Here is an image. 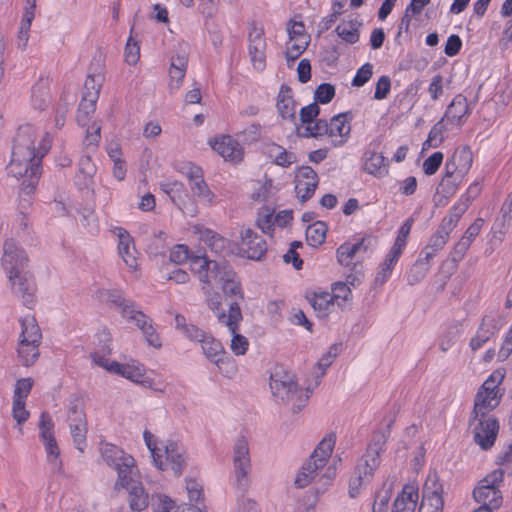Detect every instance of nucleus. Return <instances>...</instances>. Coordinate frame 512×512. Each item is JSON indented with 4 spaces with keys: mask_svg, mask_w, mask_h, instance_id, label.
Returning <instances> with one entry per match:
<instances>
[{
    "mask_svg": "<svg viewBox=\"0 0 512 512\" xmlns=\"http://www.w3.org/2000/svg\"><path fill=\"white\" fill-rule=\"evenodd\" d=\"M49 151V144L35 147L13 146L8 174L13 177H26L23 193L29 195L36 189L42 172V159Z\"/></svg>",
    "mask_w": 512,
    "mask_h": 512,
    "instance_id": "f257e3e1",
    "label": "nucleus"
},
{
    "mask_svg": "<svg viewBox=\"0 0 512 512\" xmlns=\"http://www.w3.org/2000/svg\"><path fill=\"white\" fill-rule=\"evenodd\" d=\"M270 388L275 398L284 404L291 405L293 413L300 412L309 399L308 390L300 388L294 376L282 369H275L271 374Z\"/></svg>",
    "mask_w": 512,
    "mask_h": 512,
    "instance_id": "f03ea898",
    "label": "nucleus"
},
{
    "mask_svg": "<svg viewBox=\"0 0 512 512\" xmlns=\"http://www.w3.org/2000/svg\"><path fill=\"white\" fill-rule=\"evenodd\" d=\"M232 479L233 487L240 495H244L251 484L252 463L247 439L238 437L232 449Z\"/></svg>",
    "mask_w": 512,
    "mask_h": 512,
    "instance_id": "7ed1b4c3",
    "label": "nucleus"
},
{
    "mask_svg": "<svg viewBox=\"0 0 512 512\" xmlns=\"http://www.w3.org/2000/svg\"><path fill=\"white\" fill-rule=\"evenodd\" d=\"M143 436L146 445L151 452L155 465L161 470H164L170 466L175 475L180 476L186 465L185 451L182 445L174 441L167 442V444L164 446V453L166 458V462L164 463L162 461V455L159 453L161 452V449L157 447L154 435L151 432L145 430Z\"/></svg>",
    "mask_w": 512,
    "mask_h": 512,
    "instance_id": "20e7f679",
    "label": "nucleus"
},
{
    "mask_svg": "<svg viewBox=\"0 0 512 512\" xmlns=\"http://www.w3.org/2000/svg\"><path fill=\"white\" fill-rule=\"evenodd\" d=\"M380 465V452L376 446H369L367 452L359 459L349 480V495L355 498L362 486L368 484L374 471Z\"/></svg>",
    "mask_w": 512,
    "mask_h": 512,
    "instance_id": "39448f33",
    "label": "nucleus"
},
{
    "mask_svg": "<svg viewBox=\"0 0 512 512\" xmlns=\"http://www.w3.org/2000/svg\"><path fill=\"white\" fill-rule=\"evenodd\" d=\"M504 480V472L496 469L479 481L473 491V497L481 506H488L490 509H497L502 504L500 486Z\"/></svg>",
    "mask_w": 512,
    "mask_h": 512,
    "instance_id": "423d86ee",
    "label": "nucleus"
},
{
    "mask_svg": "<svg viewBox=\"0 0 512 512\" xmlns=\"http://www.w3.org/2000/svg\"><path fill=\"white\" fill-rule=\"evenodd\" d=\"M242 319L243 316L240 305L236 302L229 304L228 314H218V321L228 327L230 333L233 335L230 348L236 355H244L249 347L247 338L238 333L239 323Z\"/></svg>",
    "mask_w": 512,
    "mask_h": 512,
    "instance_id": "0eeeda50",
    "label": "nucleus"
},
{
    "mask_svg": "<svg viewBox=\"0 0 512 512\" xmlns=\"http://www.w3.org/2000/svg\"><path fill=\"white\" fill-rule=\"evenodd\" d=\"M68 422L75 447L83 452L86 447L87 423L83 405L78 399L70 401Z\"/></svg>",
    "mask_w": 512,
    "mask_h": 512,
    "instance_id": "6e6552de",
    "label": "nucleus"
},
{
    "mask_svg": "<svg viewBox=\"0 0 512 512\" xmlns=\"http://www.w3.org/2000/svg\"><path fill=\"white\" fill-rule=\"evenodd\" d=\"M101 453L104 461L117 470L118 480L125 479L126 475L133 474L135 471L134 458L119 447L107 443L103 445Z\"/></svg>",
    "mask_w": 512,
    "mask_h": 512,
    "instance_id": "1a4fd4ad",
    "label": "nucleus"
},
{
    "mask_svg": "<svg viewBox=\"0 0 512 512\" xmlns=\"http://www.w3.org/2000/svg\"><path fill=\"white\" fill-rule=\"evenodd\" d=\"M118 484L127 490L129 507L132 511L140 512L148 507L149 495L142 483L138 481L136 471L126 475L125 479H119Z\"/></svg>",
    "mask_w": 512,
    "mask_h": 512,
    "instance_id": "9d476101",
    "label": "nucleus"
},
{
    "mask_svg": "<svg viewBox=\"0 0 512 512\" xmlns=\"http://www.w3.org/2000/svg\"><path fill=\"white\" fill-rule=\"evenodd\" d=\"M1 262L3 269L8 273V278H12L15 272L24 270L28 257L25 251L13 239H8L3 245Z\"/></svg>",
    "mask_w": 512,
    "mask_h": 512,
    "instance_id": "9b49d317",
    "label": "nucleus"
},
{
    "mask_svg": "<svg viewBox=\"0 0 512 512\" xmlns=\"http://www.w3.org/2000/svg\"><path fill=\"white\" fill-rule=\"evenodd\" d=\"M54 424L47 412H42L39 421L40 437L42 438L47 453V459L55 467L60 468L61 461L58 459L60 450L53 432Z\"/></svg>",
    "mask_w": 512,
    "mask_h": 512,
    "instance_id": "f8f14e48",
    "label": "nucleus"
},
{
    "mask_svg": "<svg viewBox=\"0 0 512 512\" xmlns=\"http://www.w3.org/2000/svg\"><path fill=\"white\" fill-rule=\"evenodd\" d=\"M473 163V153L469 146L457 148L445 164L446 176L459 178V181L469 172Z\"/></svg>",
    "mask_w": 512,
    "mask_h": 512,
    "instance_id": "ddd939ff",
    "label": "nucleus"
},
{
    "mask_svg": "<svg viewBox=\"0 0 512 512\" xmlns=\"http://www.w3.org/2000/svg\"><path fill=\"white\" fill-rule=\"evenodd\" d=\"M240 252L251 260H261L267 252V244L261 235L250 228L241 231Z\"/></svg>",
    "mask_w": 512,
    "mask_h": 512,
    "instance_id": "4468645a",
    "label": "nucleus"
},
{
    "mask_svg": "<svg viewBox=\"0 0 512 512\" xmlns=\"http://www.w3.org/2000/svg\"><path fill=\"white\" fill-rule=\"evenodd\" d=\"M12 290L29 308L35 303L36 285L33 276L29 272H15L14 277L9 278Z\"/></svg>",
    "mask_w": 512,
    "mask_h": 512,
    "instance_id": "2eb2a0df",
    "label": "nucleus"
},
{
    "mask_svg": "<svg viewBox=\"0 0 512 512\" xmlns=\"http://www.w3.org/2000/svg\"><path fill=\"white\" fill-rule=\"evenodd\" d=\"M295 183L297 197L304 203L314 195L319 183V178L317 173L310 166H302L298 168L296 172Z\"/></svg>",
    "mask_w": 512,
    "mask_h": 512,
    "instance_id": "dca6fc26",
    "label": "nucleus"
},
{
    "mask_svg": "<svg viewBox=\"0 0 512 512\" xmlns=\"http://www.w3.org/2000/svg\"><path fill=\"white\" fill-rule=\"evenodd\" d=\"M249 55L255 69L261 71L266 65V39L264 30L253 25L249 32Z\"/></svg>",
    "mask_w": 512,
    "mask_h": 512,
    "instance_id": "f3484780",
    "label": "nucleus"
},
{
    "mask_svg": "<svg viewBox=\"0 0 512 512\" xmlns=\"http://www.w3.org/2000/svg\"><path fill=\"white\" fill-rule=\"evenodd\" d=\"M499 423L496 418L480 417L478 424L474 427V441L484 450L490 449L497 438Z\"/></svg>",
    "mask_w": 512,
    "mask_h": 512,
    "instance_id": "a211bd4d",
    "label": "nucleus"
},
{
    "mask_svg": "<svg viewBox=\"0 0 512 512\" xmlns=\"http://www.w3.org/2000/svg\"><path fill=\"white\" fill-rule=\"evenodd\" d=\"M160 189L174 203L178 209L185 215L195 217L198 214V208L194 203L180 202V196L185 192V186L177 180H166L160 183Z\"/></svg>",
    "mask_w": 512,
    "mask_h": 512,
    "instance_id": "6ab92c4d",
    "label": "nucleus"
},
{
    "mask_svg": "<svg viewBox=\"0 0 512 512\" xmlns=\"http://www.w3.org/2000/svg\"><path fill=\"white\" fill-rule=\"evenodd\" d=\"M470 114L467 98L462 94H457L448 105L443 118L451 125L461 127L467 116Z\"/></svg>",
    "mask_w": 512,
    "mask_h": 512,
    "instance_id": "aec40b11",
    "label": "nucleus"
},
{
    "mask_svg": "<svg viewBox=\"0 0 512 512\" xmlns=\"http://www.w3.org/2000/svg\"><path fill=\"white\" fill-rule=\"evenodd\" d=\"M500 328L501 325L495 317L490 315L484 316L477 329L476 335L470 340L469 345L471 349L473 351L480 349L500 330Z\"/></svg>",
    "mask_w": 512,
    "mask_h": 512,
    "instance_id": "412c9836",
    "label": "nucleus"
},
{
    "mask_svg": "<svg viewBox=\"0 0 512 512\" xmlns=\"http://www.w3.org/2000/svg\"><path fill=\"white\" fill-rule=\"evenodd\" d=\"M483 388L485 389V395L481 392L477 393L471 420H477L478 417L484 418L489 411L498 405L497 393L493 387L489 386V380L485 381Z\"/></svg>",
    "mask_w": 512,
    "mask_h": 512,
    "instance_id": "4be33fe9",
    "label": "nucleus"
},
{
    "mask_svg": "<svg viewBox=\"0 0 512 512\" xmlns=\"http://www.w3.org/2000/svg\"><path fill=\"white\" fill-rule=\"evenodd\" d=\"M441 492L442 488L440 485L433 482V489H431L427 481L424 486L423 497L418 512H442L443 499Z\"/></svg>",
    "mask_w": 512,
    "mask_h": 512,
    "instance_id": "5701e85b",
    "label": "nucleus"
},
{
    "mask_svg": "<svg viewBox=\"0 0 512 512\" xmlns=\"http://www.w3.org/2000/svg\"><path fill=\"white\" fill-rule=\"evenodd\" d=\"M219 285L221 286L224 296L232 300L231 303L236 302L239 304L238 300H244L240 280L231 267L227 269L226 272H223L222 280Z\"/></svg>",
    "mask_w": 512,
    "mask_h": 512,
    "instance_id": "b1692460",
    "label": "nucleus"
},
{
    "mask_svg": "<svg viewBox=\"0 0 512 512\" xmlns=\"http://www.w3.org/2000/svg\"><path fill=\"white\" fill-rule=\"evenodd\" d=\"M276 107L280 116L296 123V102L293 99L292 90L287 85H282L277 97Z\"/></svg>",
    "mask_w": 512,
    "mask_h": 512,
    "instance_id": "393cba45",
    "label": "nucleus"
},
{
    "mask_svg": "<svg viewBox=\"0 0 512 512\" xmlns=\"http://www.w3.org/2000/svg\"><path fill=\"white\" fill-rule=\"evenodd\" d=\"M212 148L225 160L237 162L242 159L243 149L231 136H222L216 139Z\"/></svg>",
    "mask_w": 512,
    "mask_h": 512,
    "instance_id": "a878e982",
    "label": "nucleus"
},
{
    "mask_svg": "<svg viewBox=\"0 0 512 512\" xmlns=\"http://www.w3.org/2000/svg\"><path fill=\"white\" fill-rule=\"evenodd\" d=\"M418 488L407 484L396 497L392 512H415L418 502Z\"/></svg>",
    "mask_w": 512,
    "mask_h": 512,
    "instance_id": "bb28decb",
    "label": "nucleus"
},
{
    "mask_svg": "<svg viewBox=\"0 0 512 512\" xmlns=\"http://www.w3.org/2000/svg\"><path fill=\"white\" fill-rule=\"evenodd\" d=\"M118 238L119 255L130 269L135 270L137 268V250L133 238L122 228L119 229Z\"/></svg>",
    "mask_w": 512,
    "mask_h": 512,
    "instance_id": "cd10ccee",
    "label": "nucleus"
},
{
    "mask_svg": "<svg viewBox=\"0 0 512 512\" xmlns=\"http://www.w3.org/2000/svg\"><path fill=\"white\" fill-rule=\"evenodd\" d=\"M367 240L368 239L366 237H362L355 243L346 242L340 245L336 251L337 261L339 264L345 267H349L351 264H353L354 262L352 261L357 253L361 251L365 253L367 251Z\"/></svg>",
    "mask_w": 512,
    "mask_h": 512,
    "instance_id": "c85d7f7f",
    "label": "nucleus"
},
{
    "mask_svg": "<svg viewBox=\"0 0 512 512\" xmlns=\"http://www.w3.org/2000/svg\"><path fill=\"white\" fill-rule=\"evenodd\" d=\"M200 240L207 245L212 252L218 255H226L229 251V241L217 232L208 228H197Z\"/></svg>",
    "mask_w": 512,
    "mask_h": 512,
    "instance_id": "c756f323",
    "label": "nucleus"
},
{
    "mask_svg": "<svg viewBox=\"0 0 512 512\" xmlns=\"http://www.w3.org/2000/svg\"><path fill=\"white\" fill-rule=\"evenodd\" d=\"M199 343L201 344L203 353L207 359L218 366L221 362H223V358L225 357L226 352L220 341L207 333L203 338H201Z\"/></svg>",
    "mask_w": 512,
    "mask_h": 512,
    "instance_id": "7c9ffc66",
    "label": "nucleus"
},
{
    "mask_svg": "<svg viewBox=\"0 0 512 512\" xmlns=\"http://www.w3.org/2000/svg\"><path fill=\"white\" fill-rule=\"evenodd\" d=\"M227 269H230V266L226 263H218L210 260L204 271L200 272L198 279L202 283V286L212 287L213 283L219 284L221 282L223 272H226Z\"/></svg>",
    "mask_w": 512,
    "mask_h": 512,
    "instance_id": "2f4dec72",
    "label": "nucleus"
},
{
    "mask_svg": "<svg viewBox=\"0 0 512 512\" xmlns=\"http://www.w3.org/2000/svg\"><path fill=\"white\" fill-rule=\"evenodd\" d=\"M98 298L100 301L117 308L122 316L124 310H130L134 305V302L125 299L121 291L117 289H101L98 291Z\"/></svg>",
    "mask_w": 512,
    "mask_h": 512,
    "instance_id": "473e14b6",
    "label": "nucleus"
},
{
    "mask_svg": "<svg viewBox=\"0 0 512 512\" xmlns=\"http://www.w3.org/2000/svg\"><path fill=\"white\" fill-rule=\"evenodd\" d=\"M21 335L20 341L29 342L31 344H39L42 334L34 317L27 316L21 319Z\"/></svg>",
    "mask_w": 512,
    "mask_h": 512,
    "instance_id": "72a5a7b5",
    "label": "nucleus"
},
{
    "mask_svg": "<svg viewBox=\"0 0 512 512\" xmlns=\"http://www.w3.org/2000/svg\"><path fill=\"white\" fill-rule=\"evenodd\" d=\"M97 171L96 165L92 162L90 156L81 157L79 161L78 174L76 175V184L80 188H87L92 182L93 176Z\"/></svg>",
    "mask_w": 512,
    "mask_h": 512,
    "instance_id": "f704fd0d",
    "label": "nucleus"
},
{
    "mask_svg": "<svg viewBox=\"0 0 512 512\" xmlns=\"http://www.w3.org/2000/svg\"><path fill=\"white\" fill-rule=\"evenodd\" d=\"M335 445V436L330 434L324 437L317 445L309 459L315 461L318 466L324 467L330 458Z\"/></svg>",
    "mask_w": 512,
    "mask_h": 512,
    "instance_id": "c9c22d12",
    "label": "nucleus"
},
{
    "mask_svg": "<svg viewBox=\"0 0 512 512\" xmlns=\"http://www.w3.org/2000/svg\"><path fill=\"white\" fill-rule=\"evenodd\" d=\"M192 195L201 203L212 206L216 203V195L204 180V176L189 185Z\"/></svg>",
    "mask_w": 512,
    "mask_h": 512,
    "instance_id": "e433bc0d",
    "label": "nucleus"
},
{
    "mask_svg": "<svg viewBox=\"0 0 512 512\" xmlns=\"http://www.w3.org/2000/svg\"><path fill=\"white\" fill-rule=\"evenodd\" d=\"M97 100L98 98L95 92L87 96L82 95L76 116L79 125L86 126L88 124L89 116L95 112Z\"/></svg>",
    "mask_w": 512,
    "mask_h": 512,
    "instance_id": "4c0bfd02",
    "label": "nucleus"
},
{
    "mask_svg": "<svg viewBox=\"0 0 512 512\" xmlns=\"http://www.w3.org/2000/svg\"><path fill=\"white\" fill-rule=\"evenodd\" d=\"M364 169L369 174L383 176L388 173V161L381 153L372 152L365 160Z\"/></svg>",
    "mask_w": 512,
    "mask_h": 512,
    "instance_id": "58836bf2",
    "label": "nucleus"
},
{
    "mask_svg": "<svg viewBox=\"0 0 512 512\" xmlns=\"http://www.w3.org/2000/svg\"><path fill=\"white\" fill-rule=\"evenodd\" d=\"M323 467L322 466H318V464L311 460V459H308L301 467V469L299 470L296 478H295V481H294V484L297 488H304L306 486H308L311 481L314 479L317 471L319 469H322Z\"/></svg>",
    "mask_w": 512,
    "mask_h": 512,
    "instance_id": "ea45409f",
    "label": "nucleus"
},
{
    "mask_svg": "<svg viewBox=\"0 0 512 512\" xmlns=\"http://www.w3.org/2000/svg\"><path fill=\"white\" fill-rule=\"evenodd\" d=\"M308 300L317 316L322 318L328 315L329 309L333 305L334 299L330 293L320 292L314 293L312 297L308 298Z\"/></svg>",
    "mask_w": 512,
    "mask_h": 512,
    "instance_id": "a19ab883",
    "label": "nucleus"
},
{
    "mask_svg": "<svg viewBox=\"0 0 512 512\" xmlns=\"http://www.w3.org/2000/svg\"><path fill=\"white\" fill-rule=\"evenodd\" d=\"M400 256L401 255L398 254L397 252H393L391 250L389 251L385 260L381 264L379 271L376 274V277H375L376 285H382L387 281V279L390 277V275L392 273V270H393L395 264L399 260Z\"/></svg>",
    "mask_w": 512,
    "mask_h": 512,
    "instance_id": "79ce46f5",
    "label": "nucleus"
},
{
    "mask_svg": "<svg viewBox=\"0 0 512 512\" xmlns=\"http://www.w3.org/2000/svg\"><path fill=\"white\" fill-rule=\"evenodd\" d=\"M327 225L322 221H316L306 230V240L309 245L317 247L324 243L327 233Z\"/></svg>",
    "mask_w": 512,
    "mask_h": 512,
    "instance_id": "37998d69",
    "label": "nucleus"
},
{
    "mask_svg": "<svg viewBox=\"0 0 512 512\" xmlns=\"http://www.w3.org/2000/svg\"><path fill=\"white\" fill-rule=\"evenodd\" d=\"M36 130L32 125L26 124L18 128L13 140V146L35 147Z\"/></svg>",
    "mask_w": 512,
    "mask_h": 512,
    "instance_id": "c03bdc74",
    "label": "nucleus"
},
{
    "mask_svg": "<svg viewBox=\"0 0 512 512\" xmlns=\"http://www.w3.org/2000/svg\"><path fill=\"white\" fill-rule=\"evenodd\" d=\"M18 356L23 365H33L39 356V344L19 341Z\"/></svg>",
    "mask_w": 512,
    "mask_h": 512,
    "instance_id": "a18cd8bd",
    "label": "nucleus"
},
{
    "mask_svg": "<svg viewBox=\"0 0 512 512\" xmlns=\"http://www.w3.org/2000/svg\"><path fill=\"white\" fill-rule=\"evenodd\" d=\"M347 113L334 116L328 123L327 135L330 137H346L350 133V126L346 125Z\"/></svg>",
    "mask_w": 512,
    "mask_h": 512,
    "instance_id": "49530a36",
    "label": "nucleus"
},
{
    "mask_svg": "<svg viewBox=\"0 0 512 512\" xmlns=\"http://www.w3.org/2000/svg\"><path fill=\"white\" fill-rule=\"evenodd\" d=\"M188 63V45L186 43H180L176 47L171 57V69H183L186 71Z\"/></svg>",
    "mask_w": 512,
    "mask_h": 512,
    "instance_id": "de8ad7c7",
    "label": "nucleus"
},
{
    "mask_svg": "<svg viewBox=\"0 0 512 512\" xmlns=\"http://www.w3.org/2000/svg\"><path fill=\"white\" fill-rule=\"evenodd\" d=\"M413 218H408L400 227L398 231V235L395 239V242L391 248V251L397 252L398 254H402L403 249L406 246L407 243V237L411 231L412 225H413Z\"/></svg>",
    "mask_w": 512,
    "mask_h": 512,
    "instance_id": "09e8293b",
    "label": "nucleus"
},
{
    "mask_svg": "<svg viewBox=\"0 0 512 512\" xmlns=\"http://www.w3.org/2000/svg\"><path fill=\"white\" fill-rule=\"evenodd\" d=\"M448 130L445 119L442 117L430 130L426 143L430 147H438L444 140V133Z\"/></svg>",
    "mask_w": 512,
    "mask_h": 512,
    "instance_id": "8fccbe9b",
    "label": "nucleus"
},
{
    "mask_svg": "<svg viewBox=\"0 0 512 512\" xmlns=\"http://www.w3.org/2000/svg\"><path fill=\"white\" fill-rule=\"evenodd\" d=\"M430 269V264L427 261H419L417 260L407 275V281L410 285H414L420 282L426 276L427 272Z\"/></svg>",
    "mask_w": 512,
    "mask_h": 512,
    "instance_id": "3c124183",
    "label": "nucleus"
},
{
    "mask_svg": "<svg viewBox=\"0 0 512 512\" xmlns=\"http://www.w3.org/2000/svg\"><path fill=\"white\" fill-rule=\"evenodd\" d=\"M202 291L205 295V301L207 306L215 313L218 318V314L225 313L221 309V296L218 292L214 291L210 286H202Z\"/></svg>",
    "mask_w": 512,
    "mask_h": 512,
    "instance_id": "603ef678",
    "label": "nucleus"
},
{
    "mask_svg": "<svg viewBox=\"0 0 512 512\" xmlns=\"http://www.w3.org/2000/svg\"><path fill=\"white\" fill-rule=\"evenodd\" d=\"M123 318H125L127 321L134 322L141 331L152 322V320L146 314L135 308V304L130 310L126 309L123 311Z\"/></svg>",
    "mask_w": 512,
    "mask_h": 512,
    "instance_id": "864d4df0",
    "label": "nucleus"
},
{
    "mask_svg": "<svg viewBox=\"0 0 512 512\" xmlns=\"http://www.w3.org/2000/svg\"><path fill=\"white\" fill-rule=\"evenodd\" d=\"M112 373L121 375L134 382H139L142 377V370L139 367H131L119 362L112 365Z\"/></svg>",
    "mask_w": 512,
    "mask_h": 512,
    "instance_id": "5fc2aeb1",
    "label": "nucleus"
},
{
    "mask_svg": "<svg viewBox=\"0 0 512 512\" xmlns=\"http://www.w3.org/2000/svg\"><path fill=\"white\" fill-rule=\"evenodd\" d=\"M111 353V348L109 346H103L102 350L95 351L91 353L90 357L93 363L99 367L104 368L108 372L112 373V365L114 363H118L117 361H110L107 356Z\"/></svg>",
    "mask_w": 512,
    "mask_h": 512,
    "instance_id": "6e6d98bb",
    "label": "nucleus"
},
{
    "mask_svg": "<svg viewBox=\"0 0 512 512\" xmlns=\"http://www.w3.org/2000/svg\"><path fill=\"white\" fill-rule=\"evenodd\" d=\"M335 96V87L332 84L329 83H322L320 84L315 92H314V98L316 100V103L321 104H327L331 102V100Z\"/></svg>",
    "mask_w": 512,
    "mask_h": 512,
    "instance_id": "4d7b16f0",
    "label": "nucleus"
},
{
    "mask_svg": "<svg viewBox=\"0 0 512 512\" xmlns=\"http://www.w3.org/2000/svg\"><path fill=\"white\" fill-rule=\"evenodd\" d=\"M314 125L308 124L305 126V132L302 134L304 137L318 138L327 135L328 122L324 119H316Z\"/></svg>",
    "mask_w": 512,
    "mask_h": 512,
    "instance_id": "13d9d810",
    "label": "nucleus"
},
{
    "mask_svg": "<svg viewBox=\"0 0 512 512\" xmlns=\"http://www.w3.org/2000/svg\"><path fill=\"white\" fill-rule=\"evenodd\" d=\"M335 32L349 44H354L359 40L358 29L353 28L351 24H340L336 27Z\"/></svg>",
    "mask_w": 512,
    "mask_h": 512,
    "instance_id": "bf43d9fd",
    "label": "nucleus"
},
{
    "mask_svg": "<svg viewBox=\"0 0 512 512\" xmlns=\"http://www.w3.org/2000/svg\"><path fill=\"white\" fill-rule=\"evenodd\" d=\"M178 171L187 178L189 185L204 176L202 168L191 162L183 163Z\"/></svg>",
    "mask_w": 512,
    "mask_h": 512,
    "instance_id": "052dcab7",
    "label": "nucleus"
},
{
    "mask_svg": "<svg viewBox=\"0 0 512 512\" xmlns=\"http://www.w3.org/2000/svg\"><path fill=\"white\" fill-rule=\"evenodd\" d=\"M444 155L442 152L437 151L434 152L432 155H430L427 159L423 162V171L426 175H433L437 172L439 169L442 161H443Z\"/></svg>",
    "mask_w": 512,
    "mask_h": 512,
    "instance_id": "680f3d73",
    "label": "nucleus"
},
{
    "mask_svg": "<svg viewBox=\"0 0 512 512\" xmlns=\"http://www.w3.org/2000/svg\"><path fill=\"white\" fill-rule=\"evenodd\" d=\"M48 103V93L45 87L37 85L32 89V105L37 110H44Z\"/></svg>",
    "mask_w": 512,
    "mask_h": 512,
    "instance_id": "e2e57ef3",
    "label": "nucleus"
},
{
    "mask_svg": "<svg viewBox=\"0 0 512 512\" xmlns=\"http://www.w3.org/2000/svg\"><path fill=\"white\" fill-rule=\"evenodd\" d=\"M70 102L67 96L62 95L55 110V126L62 128L65 124L66 115L68 113Z\"/></svg>",
    "mask_w": 512,
    "mask_h": 512,
    "instance_id": "0e129e2a",
    "label": "nucleus"
},
{
    "mask_svg": "<svg viewBox=\"0 0 512 512\" xmlns=\"http://www.w3.org/2000/svg\"><path fill=\"white\" fill-rule=\"evenodd\" d=\"M320 113V108L316 102L311 103L300 110V121L304 125L312 124Z\"/></svg>",
    "mask_w": 512,
    "mask_h": 512,
    "instance_id": "69168bd1",
    "label": "nucleus"
},
{
    "mask_svg": "<svg viewBox=\"0 0 512 512\" xmlns=\"http://www.w3.org/2000/svg\"><path fill=\"white\" fill-rule=\"evenodd\" d=\"M373 74V65L365 63L361 68L358 69L356 75L352 80V85L355 87H361L367 83Z\"/></svg>",
    "mask_w": 512,
    "mask_h": 512,
    "instance_id": "338daca9",
    "label": "nucleus"
},
{
    "mask_svg": "<svg viewBox=\"0 0 512 512\" xmlns=\"http://www.w3.org/2000/svg\"><path fill=\"white\" fill-rule=\"evenodd\" d=\"M173 501L165 495L152 496V508L154 512H171Z\"/></svg>",
    "mask_w": 512,
    "mask_h": 512,
    "instance_id": "774afa93",
    "label": "nucleus"
}]
</instances>
